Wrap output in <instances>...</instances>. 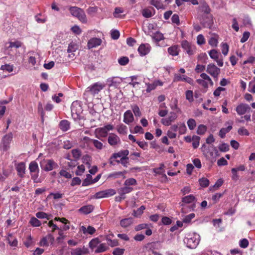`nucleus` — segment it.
Listing matches in <instances>:
<instances>
[{"instance_id":"2f4dec72","label":"nucleus","mask_w":255,"mask_h":255,"mask_svg":"<svg viewBox=\"0 0 255 255\" xmlns=\"http://www.w3.org/2000/svg\"><path fill=\"white\" fill-rule=\"evenodd\" d=\"M101 244V241H100L98 238H95L93 239L89 243V248L94 250V249H96Z\"/></svg>"},{"instance_id":"f257e3e1","label":"nucleus","mask_w":255,"mask_h":255,"mask_svg":"<svg viewBox=\"0 0 255 255\" xmlns=\"http://www.w3.org/2000/svg\"><path fill=\"white\" fill-rule=\"evenodd\" d=\"M201 149L203 154L207 158L215 160L216 157L219 156L218 150L214 145L207 146L204 143L202 145Z\"/></svg>"},{"instance_id":"6e6552de","label":"nucleus","mask_w":255,"mask_h":255,"mask_svg":"<svg viewBox=\"0 0 255 255\" xmlns=\"http://www.w3.org/2000/svg\"><path fill=\"white\" fill-rule=\"evenodd\" d=\"M206 72L210 74L215 81H217L220 74L221 70L214 64H209L207 66Z\"/></svg>"},{"instance_id":"052dcab7","label":"nucleus","mask_w":255,"mask_h":255,"mask_svg":"<svg viewBox=\"0 0 255 255\" xmlns=\"http://www.w3.org/2000/svg\"><path fill=\"white\" fill-rule=\"evenodd\" d=\"M209 54L210 57L213 60H217L219 58V54L217 51L215 49H213L209 52Z\"/></svg>"},{"instance_id":"ea45409f","label":"nucleus","mask_w":255,"mask_h":255,"mask_svg":"<svg viewBox=\"0 0 255 255\" xmlns=\"http://www.w3.org/2000/svg\"><path fill=\"white\" fill-rule=\"evenodd\" d=\"M108 249V247L105 243H101L99 246L96 248L94 252L95 253H103L107 251Z\"/></svg>"},{"instance_id":"f3484780","label":"nucleus","mask_w":255,"mask_h":255,"mask_svg":"<svg viewBox=\"0 0 255 255\" xmlns=\"http://www.w3.org/2000/svg\"><path fill=\"white\" fill-rule=\"evenodd\" d=\"M251 108L248 104H241L239 105L236 108V111L239 115H243L247 112H249Z\"/></svg>"},{"instance_id":"423d86ee","label":"nucleus","mask_w":255,"mask_h":255,"mask_svg":"<svg viewBox=\"0 0 255 255\" xmlns=\"http://www.w3.org/2000/svg\"><path fill=\"white\" fill-rule=\"evenodd\" d=\"M71 110L72 118L75 121L79 120L82 111L80 104L77 101L73 102L71 107Z\"/></svg>"},{"instance_id":"5701e85b","label":"nucleus","mask_w":255,"mask_h":255,"mask_svg":"<svg viewBox=\"0 0 255 255\" xmlns=\"http://www.w3.org/2000/svg\"><path fill=\"white\" fill-rule=\"evenodd\" d=\"M134 121L133 115L130 110L127 111L124 114V122L127 124L129 125Z\"/></svg>"},{"instance_id":"69168bd1","label":"nucleus","mask_w":255,"mask_h":255,"mask_svg":"<svg viewBox=\"0 0 255 255\" xmlns=\"http://www.w3.org/2000/svg\"><path fill=\"white\" fill-rule=\"evenodd\" d=\"M85 170V166L84 165L82 164L78 166L77 169L75 172V173L77 175H82V174L84 172Z\"/></svg>"},{"instance_id":"b1692460","label":"nucleus","mask_w":255,"mask_h":255,"mask_svg":"<svg viewBox=\"0 0 255 255\" xmlns=\"http://www.w3.org/2000/svg\"><path fill=\"white\" fill-rule=\"evenodd\" d=\"M16 170L17 172L18 175L22 178L25 173V164L24 162H20L16 166Z\"/></svg>"},{"instance_id":"ddd939ff","label":"nucleus","mask_w":255,"mask_h":255,"mask_svg":"<svg viewBox=\"0 0 255 255\" xmlns=\"http://www.w3.org/2000/svg\"><path fill=\"white\" fill-rule=\"evenodd\" d=\"M196 199L195 197L193 195H189L186 196L182 198V204L181 206L184 207L185 204H191V207L190 210H193L195 208V203Z\"/></svg>"},{"instance_id":"774afa93","label":"nucleus","mask_w":255,"mask_h":255,"mask_svg":"<svg viewBox=\"0 0 255 255\" xmlns=\"http://www.w3.org/2000/svg\"><path fill=\"white\" fill-rule=\"evenodd\" d=\"M249 91L253 93H255V78L249 83Z\"/></svg>"},{"instance_id":"a18cd8bd","label":"nucleus","mask_w":255,"mask_h":255,"mask_svg":"<svg viewBox=\"0 0 255 255\" xmlns=\"http://www.w3.org/2000/svg\"><path fill=\"white\" fill-rule=\"evenodd\" d=\"M178 130L180 134H183L186 133L187 128L184 123H179L178 124Z\"/></svg>"},{"instance_id":"4be33fe9","label":"nucleus","mask_w":255,"mask_h":255,"mask_svg":"<svg viewBox=\"0 0 255 255\" xmlns=\"http://www.w3.org/2000/svg\"><path fill=\"white\" fill-rule=\"evenodd\" d=\"M102 43V40L99 38H92L88 42L87 46L89 49L96 47Z\"/></svg>"},{"instance_id":"5fc2aeb1","label":"nucleus","mask_w":255,"mask_h":255,"mask_svg":"<svg viewBox=\"0 0 255 255\" xmlns=\"http://www.w3.org/2000/svg\"><path fill=\"white\" fill-rule=\"evenodd\" d=\"M192 145L194 148H197L199 145L200 137L197 135H194L192 137Z\"/></svg>"},{"instance_id":"1a4fd4ad","label":"nucleus","mask_w":255,"mask_h":255,"mask_svg":"<svg viewBox=\"0 0 255 255\" xmlns=\"http://www.w3.org/2000/svg\"><path fill=\"white\" fill-rule=\"evenodd\" d=\"M177 114L174 112H170L169 115L161 120V123L164 126H169L177 119Z\"/></svg>"},{"instance_id":"9b49d317","label":"nucleus","mask_w":255,"mask_h":255,"mask_svg":"<svg viewBox=\"0 0 255 255\" xmlns=\"http://www.w3.org/2000/svg\"><path fill=\"white\" fill-rule=\"evenodd\" d=\"M200 20L204 27L211 28L214 23L213 18L211 14L203 15Z\"/></svg>"},{"instance_id":"4d7b16f0","label":"nucleus","mask_w":255,"mask_h":255,"mask_svg":"<svg viewBox=\"0 0 255 255\" xmlns=\"http://www.w3.org/2000/svg\"><path fill=\"white\" fill-rule=\"evenodd\" d=\"M207 130V128L203 125H200L197 128V133L198 134L203 135Z\"/></svg>"},{"instance_id":"aec40b11","label":"nucleus","mask_w":255,"mask_h":255,"mask_svg":"<svg viewBox=\"0 0 255 255\" xmlns=\"http://www.w3.org/2000/svg\"><path fill=\"white\" fill-rule=\"evenodd\" d=\"M181 45L183 49L189 55H192L194 54L195 51V48L192 46L187 40L183 41Z\"/></svg>"},{"instance_id":"393cba45","label":"nucleus","mask_w":255,"mask_h":255,"mask_svg":"<svg viewBox=\"0 0 255 255\" xmlns=\"http://www.w3.org/2000/svg\"><path fill=\"white\" fill-rule=\"evenodd\" d=\"M94 209V207L92 205H87L81 207L78 211L81 214L87 215L91 213Z\"/></svg>"},{"instance_id":"3c124183","label":"nucleus","mask_w":255,"mask_h":255,"mask_svg":"<svg viewBox=\"0 0 255 255\" xmlns=\"http://www.w3.org/2000/svg\"><path fill=\"white\" fill-rule=\"evenodd\" d=\"M31 179L33 180V182L35 183H38L41 182L40 180L38 178L39 171H36L35 172H30Z\"/></svg>"},{"instance_id":"a19ab883","label":"nucleus","mask_w":255,"mask_h":255,"mask_svg":"<svg viewBox=\"0 0 255 255\" xmlns=\"http://www.w3.org/2000/svg\"><path fill=\"white\" fill-rule=\"evenodd\" d=\"M29 170L30 172H35L39 171L38 164L35 161H32L29 165Z\"/></svg>"},{"instance_id":"13d9d810","label":"nucleus","mask_w":255,"mask_h":255,"mask_svg":"<svg viewBox=\"0 0 255 255\" xmlns=\"http://www.w3.org/2000/svg\"><path fill=\"white\" fill-rule=\"evenodd\" d=\"M36 217L38 219H47L49 220V216L43 212H38L35 214Z\"/></svg>"},{"instance_id":"6ab92c4d","label":"nucleus","mask_w":255,"mask_h":255,"mask_svg":"<svg viewBox=\"0 0 255 255\" xmlns=\"http://www.w3.org/2000/svg\"><path fill=\"white\" fill-rule=\"evenodd\" d=\"M151 46L149 44H141L138 48V52L141 56H143L149 53Z\"/></svg>"},{"instance_id":"72a5a7b5","label":"nucleus","mask_w":255,"mask_h":255,"mask_svg":"<svg viewBox=\"0 0 255 255\" xmlns=\"http://www.w3.org/2000/svg\"><path fill=\"white\" fill-rule=\"evenodd\" d=\"M7 240L11 247H15L17 246V240L16 238L13 237L11 234H8Z\"/></svg>"},{"instance_id":"4c0bfd02","label":"nucleus","mask_w":255,"mask_h":255,"mask_svg":"<svg viewBox=\"0 0 255 255\" xmlns=\"http://www.w3.org/2000/svg\"><path fill=\"white\" fill-rule=\"evenodd\" d=\"M200 9L202 11L204 12L203 15H207V14H211L210 13V8L209 6V5L206 3L203 2L199 7Z\"/></svg>"},{"instance_id":"9d476101","label":"nucleus","mask_w":255,"mask_h":255,"mask_svg":"<svg viewBox=\"0 0 255 255\" xmlns=\"http://www.w3.org/2000/svg\"><path fill=\"white\" fill-rule=\"evenodd\" d=\"M40 167L45 171H49L53 170L56 166L57 164L51 159H43L40 163Z\"/></svg>"},{"instance_id":"0eeeda50","label":"nucleus","mask_w":255,"mask_h":255,"mask_svg":"<svg viewBox=\"0 0 255 255\" xmlns=\"http://www.w3.org/2000/svg\"><path fill=\"white\" fill-rule=\"evenodd\" d=\"M105 85L101 82H97L88 87L86 92H89L92 95L98 94L102 89L104 88Z\"/></svg>"},{"instance_id":"e2e57ef3","label":"nucleus","mask_w":255,"mask_h":255,"mask_svg":"<svg viewBox=\"0 0 255 255\" xmlns=\"http://www.w3.org/2000/svg\"><path fill=\"white\" fill-rule=\"evenodd\" d=\"M136 184V181L135 179L131 178L126 180L124 183L125 186H130V185H135Z\"/></svg>"},{"instance_id":"4468645a","label":"nucleus","mask_w":255,"mask_h":255,"mask_svg":"<svg viewBox=\"0 0 255 255\" xmlns=\"http://www.w3.org/2000/svg\"><path fill=\"white\" fill-rule=\"evenodd\" d=\"M174 82H177L179 81H185L191 85H193V80L192 78L187 77L185 75H180L179 74H175L174 76L173 80Z\"/></svg>"},{"instance_id":"79ce46f5","label":"nucleus","mask_w":255,"mask_h":255,"mask_svg":"<svg viewBox=\"0 0 255 255\" xmlns=\"http://www.w3.org/2000/svg\"><path fill=\"white\" fill-rule=\"evenodd\" d=\"M86 249L83 248H76L72 251L71 252L72 255H82L86 253Z\"/></svg>"},{"instance_id":"bb28decb","label":"nucleus","mask_w":255,"mask_h":255,"mask_svg":"<svg viewBox=\"0 0 255 255\" xmlns=\"http://www.w3.org/2000/svg\"><path fill=\"white\" fill-rule=\"evenodd\" d=\"M80 231L82 232L85 235L88 234L92 235L95 233L96 229L91 226H89L87 228L84 226H82L80 228Z\"/></svg>"},{"instance_id":"8fccbe9b","label":"nucleus","mask_w":255,"mask_h":255,"mask_svg":"<svg viewBox=\"0 0 255 255\" xmlns=\"http://www.w3.org/2000/svg\"><path fill=\"white\" fill-rule=\"evenodd\" d=\"M92 177L91 174H88L86 175V178L83 181L82 185L83 186H86L90 185L92 184Z\"/></svg>"},{"instance_id":"a878e982","label":"nucleus","mask_w":255,"mask_h":255,"mask_svg":"<svg viewBox=\"0 0 255 255\" xmlns=\"http://www.w3.org/2000/svg\"><path fill=\"white\" fill-rule=\"evenodd\" d=\"M219 35L215 33H211L208 43L212 47H217L218 44Z\"/></svg>"},{"instance_id":"2eb2a0df","label":"nucleus","mask_w":255,"mask_h":255,"mask_svg":"<svg viewBox=\"0 0 255 255\" xmlns=\"http://www.w3.org/2000/svg\"><path fill=\"white\" fill-rule=\"evenodd\" d=\"M133 190V188L130 186H125L124 187L120 188L118 189V192L119 195H121L120 199H118V198H116L117 201L120 202L122 200L124 199L125 197V195L130 193Z\"/></svg>"},{"instance_id":"a211bd4d","label":"nucleus","mask_w":255,"mask_h":255,"mask_svg":"<svg viewBox=\"0 0 255 255\" xmlns=\"http://www.w3.org/2000/svg\"><path fill=\"white\" fill-rule=\"evenodd\" d=\"M122 82V78L119 77H113L109 78L107 80V83L110 87H118Z\"/></svg>"},{"instance_id":"c03bdc74","label":"nucleus","mask_w":255,"mask_h":255,"mask_svg":"<svg viewBox=\"0 0 255 255\" xmlns=\"http://www.w3.org/2000/svg\"><path fill=\"white\" fill-rule=\"evenodd\" d=\"M131 81L129 83V85H131L132 87H135L136 85L140 84V82L137 81L138 79V76L134 75L129 77Z\"/></svg>"},{"instance_id":"473e14b6","label":"nucleus","mask_w":255,"mask_h":255,"mask_svg":"<svg viewBox=\"0 0 255 255\" xmlns=\"http://www.w3.org/2000/svg\"><path fill=\"white\" fill-rule=\"evenodd\" d=\"M151 37L152 40L157 43L164 39L163 34L159 31H157L156 32L153 33Z\"/></svg>"},{"instance_id":"7ed1b4c3","label":"nucleus","mask_w":255,"mask_h":255,"mask_svg":"<svg viewBox=\"0 0 255 255\" xmlns=\"http://www.w3.org/2000/svg\"><path fill=\"white\" fill-rule=\"evenodd\" d=\"M200 77V78L196 79V82L203 88L204 92H206L209 86H213L214 83L210 76L205 73H201Z\"/></svg>"},{"instance_id":"58836bf2","label":"nucleus","mask_w":255,"mask_h":255,"mask_svg":"<svg viewBox=\"0 0 255 255\" xmlns=\"http://www.w3.org/2000/svg\"><path fill=\"white\" fill-rule=\"evenodd\" d=\"M132 223V219L131 218L123 219L120 222L121 226L123 228H126Z\"/></svg>"},{"instance_id":"0e129e2a","label":"nucleus","mask_w":255,"mask_h":255,"mask_svg":"<svg viewBox=\"0 0 255 255\" xmlns=\"http://www.w3.org/2000/svg\"><path fill=\"white\" fill-rule=\"evenodd\" d=\"M232 27L233 29H234L236 32L239 31L240 27H239V24L237 21V19L236 18H233L232 19Z\"/></svg>"},{"instance_id":"412c9836","label":"nucleus","mask_w":255,"mask_h":255,"mask_svg":"<svg viewBox=\"0 0 255 255\" xmlns=\"http://www.w3.org/2000/svg\"><path fill=\"white\" fill-rule=\"evenodd\" d=\"M21 46V43L16 41L14 42H8L5 44V53L7 54H11L10 51L13 48H17Z\"/></svg>"},{"instance_id":"c85d7f7f","label":"nucleus","mask_w":255,"mask_h":255,"mask_svg":"<svg viewBox=\"0 0 255 255\" xmlns=\"http://www.w3.org/2000/svg\"><path fill=\"white\" fill-rule=\"evenodd\" d=\"M141 13L144 17L149 18L154 14V9L152 7L144 8Z\"/></svg>"},{"instance_id":"49530a36","label":"nucleus","mask_w":255,"mask_h":255,"mask_svg":"<svg viewBox=\"0 0 255 255\" xmlns=\"http://www.w3.org/2000/svg\"><path fill=\"white\" fill-rule=\"evenodd\" d=\"M145 84L147 86L146 91L147 93H150L151 91L154 90L157 87V84L153 82L152 83H149L145 82Z\"/></svg>"},{"instance_id":"c9c22d12","label":"nucleus","mask_w":255,"mask_h":255,"mask_svg":"<svg viewBox=\"0 0 255 255\" xmlns=\"http://www.w3.org/2000/svg\"><path fill=\"white\" fill-rule=\"evenodd\" d=\"M168 52L173 56H177L179 54V47L177 45H173L168 48Z\"/></svg>"},{"instance_id":"864d4df0","label":"nucleus","mask_w":255,"mask_h":255,"mask_svg":"<svg viewBox=\"0 0 255 255\" xmlns=\"http://www.w3.org/2000/svg\"><path fill=\"white\" fill-rule=\"evenodd\" d=\"M0 69L3 71L11 72L13 70V66L10 64H5L1 66Z\"/></svg>"},{"instance_id":"dca6fc26","label":"nucleus","mask_w":255,"mask_h":255,"mask_svg":"<svg viewBox=\"0 0 255 255\" xmlns=\"http://www.w3.org/2000/svg\"><path fill=\"white\" fill-rule=\"evenodd\" d=\"M54 238L51 234H48L46 236L42 238L39 243V245L41 247H48L49 243L52 244L54 242Z\"/></svg>"},{"instance_id":"37998d69","label":"nucleus","mask_w":255,"mask_h":255,"mask_svg":"<svg viewBox=\"0 0 255 255\" xmlns=\"http://www.w3.org/2000/svg\"><path fill=\"white\" fill-rule=\"evenodd\" d=\"M29 223L31 225V226L34 227H38L40 226L41 225V222L39 220H38L37 217H31L30 219Z\"/></svg>"},{"instance_id":"f03ea898","label":"nucleus","mask_w":255,"mask_h":255,"mask_svg":"<svg viewBox=\"0 0 255 255\" xmlns=\"http://www.w3.org/2000/svg\"><path fill=\"white\" fill-rule=\"evenodd\" d=\"M200 240V236L196 233L189 234L184 240V243L190 249H195L198 245Z\"/></svg>"},{"instance_id":"09e8293b","label":"nucleus","mask_w":255,"mask_h":255,"mask_svg":"<svg viewBox=\"0 0 255 255\" xmlns=\"http://www.w3.org/2000/svg\"><path fill=\"white\" fill-rule=\"evenodd\" d=\"M92 144L98 150H101L104 147V145L102 142L97 139H94L93 140Z\"/></svg>"},{"instance_id":"20e7f679","label":"nucleus","mask_w":255,"mask_h":255,"mask_svg":"<svg viewBox=\"0 0 255 255\" xmlns=\"http://www.w3.org/2000/svg\"><path fill=\"white\" fill-rule=\"evenodd\" d=\"M69 11L73 16L76 17L81 22L86 23L87 22L86 15L82 9L76 6H72L70 7Z\"/></svg>"},{"instance_id":"6e6d98bb","label":"nucleus","mask_w":255,"mask_h":255,"mask_svg":"<svg viewBox=\"0 0 255 255\" xmlns=\"http://www.w3.org/2000/svg\"><path fill=\"white\" fill-rule=\"evenodd\" d=\"M187 126L190 130H193L196 127V122L193 119H190L187 122Z\"/></svg>"},{"instance_id":"c756f323","label":"nucleus","mask_w":255,"mask_h":255,"mask_svg":"<svg viewBox=\"0 0 255 255\" xmlns=\"http://www.w3.org/2000/svg\"><path fill=\"white\" fill-rule=\"evenodd\" d=\"M150 4L155 6L157 9H165V6L163 4L162 0H151Z\"/></svg>"},{"instance_id":"bf43d9fd","label":"nucleus","mask_w":255,"mask_h":255,"mask_svg":"<svg viewBox=\"0 0 255 255\" xmlns=\"http://www.w3.org/2000/svg\"><path fill=\"white\" fill-rule=\"evenodd\" d=\"M199 184L202 187H207L209 185V180L206 178H202L199 180Z\"/></svg>"},{"instance_id":"7c9ffc66","label":"nucleus","mask_w":255,"mask_h":255,"mask_svg":"<svg viewBox=\"0 0 255 255\" xmlns=\"http://www.w3.org/2000/svg\"><path fill=\"white\" fill-rule=\"evenodd\" d=\"M226 124H229L227 127L226 128H222L219 131V136L221 138H224L226 134L229 132L232 129V124H229L228 122Z\"/></svg>"},{"instance_id":"603ef678","label":"nucleus","mask_w":255,"mask_h":255,"mask_svg":"<svg viewBox=\"0 0 255 255\" xmlns=\"http://www.w3.org/2000/svg\"><path fill=\"white\" fill-rule=\"evenodd\" d=\"M186 99L190 103H192L194 101L193 92L192 90H187L185 92Z\"/></svg>"},{"instance_id":"f8f14e48","label":"nucleus","mask_w":255,"mask_h":255,"mask_svg":"<svg viewBox=\"0 0 255 255\" xmlns=\"http://www.w3.org/2000/svg\"><path fill=\"white\" fill-rule=\"evenodd\" d=\"M108 143L113 147H117L121 143L120 138L114 133H110L108 137Z\"/></svg>"},{"instance_id":"e433bc0d","label":"nucleus","mask_w":255,"mask_h":255,"mask_svg":"<svg viewBox=\"0 0 255 255\" xmlns=\"http://www.w3.org/2000/svg\"><path fill=\"white\" fill-rule=\"evenodd\" d=\"M12 136L11 132L8 133L4 136L2 138V142L5 146H7L9 144L12 139Z\"/></svg>"},{"instance_id":"39448f33","label":"nucleus","mask_w":255,"mask_h":255,"mask_svg":"<svg viewBox=\"0 0 255 255\" xmlns=\"http://www.w3.org/2000/svg\"><path fill=\"white\" fill-rule=\"evenodd\" d=\"M114 129V126L111 124H108L103 127L95 129L96 137L98 138L106 137L108 135V132Z\"/></svg>"},{"instance_id":"338daca9","label":"nucleus","mask_w":255,"mask_h":255,"mask_svg":"<svg viewBox=\"0 0 255 255\" xmlns=\"http://www.w3.org/2000/svg\"><path fill=\"white\" fill-rule=\"evenodd\" d=\"M195 215L194 213H191L186 216L183 219V222L185 223H190L192 219L195 217Z\"/></svg>"},{"instance_id":"de8ad7c7","label":"nucleus","mask_w":255,"mask_h":255,"mask_svg":"<svg viewBox=\"0 0 255 255\" xmlns=\"http://www.w3.org/2000/svg\"><path fill=\"white\" fill-rule=\"evenodd\" d=\"M129 61V58L127 56H122L118 59V63L122 66L127 65Z\"/></svg>"},{"instance_id":"cd10ccee","label":"nucleus","mask_w":255,"mask_h":255,"mask_svg":"<svg viewBox=\"0 0 255 255\" xmlns=\"http://www.w3.org/2000/svg\"><path fill=\"white\" fill-rule=\"evenodd\" d=\"M59 126L63 131H66L70 128V123L67 120H63L60 121Z\"/></svg>"},{"instance_id":"f704fd0d","label":"nucleus","mask_w":255,"mask_h":255,"mask_svg":"<svg viewBox=\"0 0 255 255\" xmlns=\"http://www.w3.org/2000/svg\"><path fill=\"white\" fill-rule=\"evenodd\" d=\"M117 130L120 134L125 135L127 133L128 128L126 126L121 124L117 126Z\"/></svg>"},{"instance_id":"680f3d73","label":"nucleus","mask_w":255,"mask_h":255,"mask_svg":"<svg viewBox=\"0 0 255 255\" xmlns=\"http://www.w3.org/2000/svg\"><path fill=\"white\" fill-rule=\"evenodd\" d=\"M222 52L225 56L227 55L229 52V47L226 43L221 44Z\"/></svg>"}]
</instances>
